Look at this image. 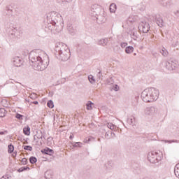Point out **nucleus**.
<instances>
[{
	"label": "nucleus",
	"instance_id": "1",
	"mask_svg": "<svg viewBox=\"0 0 179 179\" xmlns=\"http://www.w3.org/2000/svg\"><path fill=\"white\" fill-rule=\"evenodd\" d=\"M47 22L45 24V29L50 30L53 34L60 33L64 29V20L62 16L59 13L52 11L46 15Z\"/></svg>",
	"mask_w": 179,
	"mask_h": 179
},
{
	"label": "nucleus",
	"instance_id": "2",
	"mask_svg": "<svg viewBox=\"0 0 179 179\" xmlns=\"http://www.w3.org/2000/svg\"><path fill=\"white\" fill-rule=\"evenodd\" d=\"M36 54L37 52L31 51L29 55V61L31 62V65L34 66L35 71H44L48 66V64L43 60V58L40 55H37Z\"/></svg>",
	"mask_w": 179,
	"mask_h": 179
},
{
	"label": "nucleus",
	"instance_id": "3",
	"mask_svg": "<svg viewBox=\"0 0 179 179\" xmlns=\"http://www.w3.org/2000/svg\"><path fill=\"white\" fill-rule=\"evenodd\" d=\"M141 99L145 103H152L159 99V90L155 87L146 88L141 93Z\"/></svg>",
	"mask_w": 179,
	"mask_h": 179
},
{
	"label": "nucleus",
	"instance_id": "4",
	"mask_svg": "<svg viewBox=\"0 0 179 179\" xmlns=\"http://www.w3.org/2000/svg\"><path fill=\"white\" fill-rule=\"evenodd\" d=\"M162 156H163L162 152L152 151L148 155V160L152 164H156V163H159V162L162 161Z\"/></svg>",
	"mask_w": 179,
	"mask_h": 179
},
{
	"label": "nucleus",
	"instance_id": "5",
	"mask_svg": "<svg viewBox=\"0 0 179 179\" xmlns=\"http://www.w3.org/2000/svg\"><path fill=\"white\" fill-rule=\"evenodd\" d=\"M70 50L69 48L66 45V44L60 42L57 43L55 48V55H59V52H64V51Z\"/></svg>",
	"mask_w": 179,
	"mask_h": 179
},
{
	"label": "nucleus",
	"instance_id": "6",
	"mask_svg": "<svg viewBox=\"0 0 179 179\" xmlns=\"http://www.w3.org/2000/svg\"><path fill=\"white\" fill-rule=\"evenodd\" d=\"M57 59L60 61H68L71 58V50H64V52H59V55H55Z\"/></svg>",
	"mask_w": 179,
	"mask_h": 179
},
{
	"label": "nucleus",
	"instance_id": "7",
	"mask_svg": "<svg viewBox=\"0 0 179 179\" xmlns=\"http://www.w3.org/2000/svg\"><path fill=\"white\" fill-rule=\"evenodd\" d=\"M138 28L142 29L143 33H148L149 30H150V25L149 24V22L142 21Z\"/></svg>",
	"mask_w": 179,
	"mask_h": 179
},
{
	"label": "nucleus",
	"instance_id": "8",
	"mask_svg": "<svg viewBox=\"0 0 179 179\" xmlns=\"http://www.w3.org/2000/svg\"><path fill=\"white\" fill-rule=\"evenodd\" d=\"M11 61L14 66H16L17 68H19V66H22V58H20V57H15L13 58Z\"/></svg>",
	"mask_w": 179,
	"mask_h": 179
},
{
	"label": "nucleus",
	"instance_id": "9",
	"mask_svg": "<svg viewBox=\"0 0 179 179\" xmlns=\"http://www.w3.org/2000/svg\"><path fill=\"white\" fill-rule=\"evenodd\" d=\"M155 22L159 27H163V26H164V21L163 20V18H162L160 15H157L155 16Z\"/></svg>",
	"mask_w": 179,
	"mask_h": 179
},
{
	"label": "nucleus",
	"instance_id": "10",
	"mask_svg": "<svg viewBox=\"0 0 179 179\" xmlns=\"http://www.w3.org/2000/svg\"><path fill=\"white\" fill-rule=\"evenodd\" d=\"M145 113L146 115H153L156 113V108L154 106H150L145 108Z\"/></svg>",
	"mask_w": 179,
	"mask_h": 179
},
{
	"label": "nucleus",
	"instance_id": "11",
	"mask_svg": "<svg viewBox=\"0 0 179 179\" xmlns=\"http://www.w3.org/2000/svg\"><path fill=\"white\" fill-rule=\"evenodd\" d=\"M41 152L43 153V155H48L49 156H52V155H54V150L50 149L48 147L41 150Z\"/></svg>",
	"mask_w": 179,
	"mask_h": 179
},
{
	"label": "nucleus",
	"instance_id": "12",
	"mask_svg": "<svg viewBox=\"0 0 179 179\" xmlns=\"http://www.w3.org/2000/svg\"><path fill=\"white\" fill-rule=\"evenodd\" d=\"M166 68L169 71H174L176 69V63L173 61L168 62L166 64Z\"/></svg>",
	"mask_w": 179,
	"mask_h": 179
},
{
	"label": "nucleus",
	"instance_id": "13",
	"mask_svg": "<svg viewBox=\"0 0 179 179\" xmlns=\"http://www.w3.org/2000/svg\"><path fill=\"white\" fill-rule=\"evenodd\" d=\"M67 29L70 34H71V36L75 35V34L76 33V28H74L72 24H68Z\"/></svg>",
	"mask_w": 179,
	"mask_h": 179
},
{
	"label": "nucleus",
	"instance_id": "14",
	"mask_svg": "<svg viewBox=\"0 0 179 179\" xmlns=\"http://www.w3.org/2000/svg\"><path fill=\"white\" fill-rule=\"evenodd\" d=\"M130 36L133 40H136L139 37V32L136 31V29H133L131 31Z\"/></svg>",
	"mask_w": 179,
	"mask_h": 179
},
{
	"label": "nucleus",
	"instance_id": "15",
	"mask_svg": "<svg viewBox=\"0 0 179 179\" xmlns=\"http://www.w3.org/2000/svg\"><path fill=\"white\" fill-rule=\"evenodd\" d=\"M99 13L90 12V15L92 17L93 20H100L101 15H99Z\"/></svg>",
	"mask_w": 179,
	"mask_h": 179
},
{
	"label": "nucleus",
	"instance_id": "16",
	"mask_svg": "<svg viewBox=\"0 0 179 179\" xmlns=\"http://www.w3.org/2000/svg\"><path fill=\"white\" fill-rule=\"evenodd\" d=\"M99 45H102V47H106L108 44V38H102L98 42Z\"/></svg>",
	"mask_w": 179,
	"mask_h": 179
},
{
	"label": "nucleus",
	"instance_id": "17",
	"mask_svg": "<svg viewBox=\"0 0 179 179\" xmlns=\"http://www.w3.org/2000/svg\"><path fill=\"white\" fill-rule=\"evenodd\" d=\"M45 179H51L52 178V171L48 170L45 172Z\"/></svg>",
	"mask_w": 179,
	"mask_h": 179
},
{
	"label": "nucleus",
	"instance_id": "18",
	"mask_svg": "<svg viewBox=\"0 0 179 179\" xmlns=\"http://www.w3.org/2000/svg\"><path fill=\"white\" fill-rule=\"evenodd\" d=\"M115 10H117V5L113 3L110 6V13H115Z\"/></svg>",
	"mask_w": 179,
	"mask_h": 179
},
{
	"label": "nucleus",
	"instance_id": "19",
	"mask_svg": "<svg viewBox=\"0 0 179 179\" xmlns=\"http://www.w3.org/2000/svg\"><path fill=\"white\" fill-rule=\"evenodd\" d=\"M126 54H132L134 52V46H127L125 48Z\"/></svg>",
	"mask_w": 179,
	"mask_h": 179
},
{
	"label": "nucleus",
	"instance_id": "20",
	"mask_svg": "<svg viewBox=\"0 0 179 179\" xmlns=\"http://www.w3.org/2000/svg\"><path fill=\"white\" fill-rule=\"evenodd\" d=\"M23 134H24L27 136L30 135V127L27 126L23 129Z\"/></svg>",
	"mask_w": 179,
	"mask_h": 179
},
{
	"label": "nucleus",
	"instance_id": "21",
	"mask_svg": "<svg viewBox=\"0 0 179 179\" xmlns=\"http://www.w3.org/2000/svg\"><path fill=\"white\" fill-rule=\"evenodd\" d=\"M174 173H175L176 177H177L178 178H179V163L177 164L175 166V168H174Z\"/></svg>",
	"mask_w": 179,
	"mask_h": 179
},
{
	"label": "nucleus",
	"instance_id": "22",
	"mask_svg": "<svg viewBox=\"0 0 179 179\" xmlns=\"http://www.w3.org/2000/svg\"><path fill=\"white\" fill-rule=\"evenodd\" d=\"M127 121L129 125H134V123L135 122V117L131 116Z\"/></svg>",
	"mask_w": 179,
	"mask_h": 179
},
{
	"label": "nucleus",
	"instance_id": "23",
	"mask_svg": "<svg viewBox=\"0 0 179 179\" xmlns=\"http://www.w3.org/2000/svg\"><path fill=\"white\" fill-rule=\"evenodd\" d=\"M88 80L92 85L96 83V79H94V77L92 75L88 76Z\"/></svg>",
	"mask_w": 179,
	"mask_h": 179
},
{
	"label": "nucleus",
	"instance_id": "24",
	"mask_svg": "<svg viewBox=\"0 0 179 179\" xmlns=\"http://www.w3.org/2000/svg\"><path fill=\"white\" fill-rule=\"evenodd\" d=\"M27 170H30V168L29 166H22L17 169L18 173H23V171H26Z\"/></svg>",
	"mask_w": 179,
	"mask_h": 179
},
{
	"label": "nucleus",
	"instance_id": "25",
	"mask_svg": "<svg viewBox=\"0 0 179 179\" xmlns=\"http://www.w3.org/2000/svg\"><path fill=\"white\" fill-rule=\"evenodd\" d=\"M6 110H5V108H0V117H1V118H3V117H5V115H6Z\"/></svg>",
	"mask_w": 179,
	"mask_h": 179
},
{
	"label": "nucleus",
	"instance_id": "26",
	"mask_svg": "<svg viewBox=\"0 0 179 179\" xmlns=\"http://www.w3.org/2000/svg\"><path fill=\"white\" fill-rule=\"evenodd\" d=\"M94 103L92 102V101H88V102L86 103L87 106V110H92L93 108L92 106H93Z\"/></svg>",
	"mask_w": 179,
	"mask_h": 179
},
{
	"label": "nucleus",
	"instance_id": "27",
	"mask_svg": "<svg viewBox=\"0 0 179 179\" xmlns=\"http://www.w3.org/2000/svg\"><path fill=\"white\" fill-rule=\"evenodd\" d=\"M97 6L94 5L91 7V10L90 12H92V13H99V10H100V9L96 8Z\"/></svg>",
	"mask_w": 179,
	"mask_h": 179
},
{
	"label": "nucleus",
	"instance_id": "28",
	"mask_svg": "<svg viewBox=\"0 0 179 179\" xmlns=\"http://www.w3.org/2000/svg\"><path fill=\"white\" fill-rule=\"evenodd\" d=\"M17 33V29H13L10 31H9V34L10 36H14V37H16V34Z\"/></svg>",
	"mask_w": 179,
	"mask_h": 179
},
{
	"label": "nucleus",
	"instance_id": "29",
	"mask_svg": "<svg viewBox=\"0 0 179 179\" xmlns=\"http://www.w3.org/2000/svg\"><path fill=\"white\" fill-rule=\"evenodd\" d=\"M43 136V131H36V134H35V138H37V139H41Z\"/></svg>",
	"mask_w": 179,
	"mask_h": 179
},
{
	"label": "nucleus",
	"instance_id": "30",
	"mask_svg": "<svg viewBox=\"0 0 179 179\" xmlns=\"http://www.w3.org/2000/svg\"><path fill=\"white\" fill-rule=\"evenodd\" d=\"M73 145V148H82V143L81 142H76V143H71Z\"/></svg>",
	"mask_w": 179,
	"mask_h": 179
},
{
	"label": "nucleus",
	"instance_id": "31",
	"mask_svg": "<svg viewBox=\"0 0 179 179\" xmlns=\"http://www.w3.org/2000/svg\"><path fill=\"white\" fill-rule=\"evenodd\" d=\"M8 153H13V150H15V146H13V145L12 144H9L8 146Z\"/></svg>",
	"mask_w": 179,
	"mask_h": 179
},
{
	"label": "nucleus",
	"instance_id": "32",
	"mask_svg": "<svg viewBox=\"0 0 179 179\" xmlns=\"http://www.w3.org/2000/svg\"><path fill=\"white\" fill-rule=\"evenodd\" d=\"M29 162L31 163V164H34L36 163H37V158H36V157H30L29 158Z\"/></svg>",
	"mask_w": 179,
	"mask_h": 179
},
{
	"label": "nucleus",
	"instance_id": "33",
	"mask_svg": "<svg viewBox=\"0 0 179 179\" xmlns=\"http://www.w3.org/2000/svg\"><path fill=\"white\" fill-rule=\"evenodd\" d=\"M160 53L164 56V57H167V55L169 54V52H167V50H166V48H163L161 50H160Z\"/></svg>",
	"mask_w": 179,
	"mask_h": 179
},
{
	"label": "nucleus",
	"instance_id": "34",
	"mask_svg": "<svg viewBox=\"0 0 179 179\" xmlns=\"http://www.w3.org/2000/svg\"><path fill=\"white\" fill-rule=\"evenodd\" d=\"M47 106L49 108H54V101H52V100H49L47 103Z\"/></svg>",
	"mask_w": 179,
	"mask_h": 179
},
{
	"label": "nucleus",
	"instance_id": "35",
	"mask_svg": "<svg viewBox=\"0 0 179 179\" xmlns=\"http://www.w3.org/2000/svg\"><path fill=\"white\" fill-rule=\"evenodd\" d=\"M108 128H109V129H111V131H113L115 129V128H117V126H115L113 123H108Z\"/></svg>",
	"mask_w": 179,
	"mask_h": 179
},
{
	"label": "nucleus",
	"instance_id": "36",
	"mask_svg": "<svg viewBox=\"0 0 179 179\" xmlns=\"http://www.w3.org/2000/svg\"><path fill=\"white\" fill-rule=\"evenodd\" d=\"M52 139H53V138L51 136H50L47 138L48 146H51V145H52Z\"/></svg>",
	"mask_w": 179,
	"mask_h": 179
},
{
	"label": "nucleus",
	"instance_id": "37",
	"mask_svg": "<svg viewBox=\"0 0 179 179\" xmlns=\"http://www.w3.org/2000/svg\"><path fill=\"white\" fill-rule=\"evenodd\" d=\"M164 142L166 143H178L179 141L177 140H165Z\"/></svg>",
	"mask_w": 179,
	"mask_h": 179
},
{
	"label": "nucleus",
	"instance_id": "38",
	"mask_svg": "<svg viewBox=\"0 0 179 179\" xmlns=\"http://www.w3.org/2000/svg\"><path fill=\"white\" fill-rule=\"evenodd\" d=\"M24 150H29V152H31V150H33V147L31 145H24Z\"/></svg>",
	"mask_w": 179,
	"mask_h": 179
},
{
	"label": "nucleus",
	"instance_id": "39",
	"mask_svg": "<svg viewBox=\"0 0 179 179\" xmlns=\"http://www.w3.org/2000/svg\"><path fill=\"white\" fill-rule=\"evenodd\" d=\"M107 83L108 85H113L114 83V80L113 79V77L107 79Z\"/></svg>",
	"mask_w": 179,
	"mask_h": 179
},
{
	"label": "nucleus",
	"instance_id": "40",
	"mask_svg": "<svg viewBox=\"0 0 179 179\" xmlns=\"http://www.w3.org/2000/svg\"><path fill=\"white\" fill-rule=\"evenodd\" d=\"M30 99H31L32 100H36V99H37V94L36 93H32L29 95Z\"/></svg>",
	"mask_w": 179,
	"mask_h": 179
},
{
	"label": "nucleus",
	"instance_id": "41",
	"mask_svg": "<svg viewBox=\"0 0 179 179\" xmlns=\"http://www.w3.org/2000/svg\"><path fill=\"white\" fill-rule=\"evenodd\" d=\"M97 78L100 80L103 79V74L101 73V71H99L96 75Z\"/></svg>",
	"mask_w": 179,
	"mask_h": 179
},
{
	"label": "nucleus",
	"instance_id": "42",
	"mask_svg": "<svg viewBox=\"0 0 179 179\" xmlns=\"http://www.w3.org/2000/svg\"><path fill=\"white\" fill-rule=\"evenodd\" d=\"M15 118H17V120H23V115H21L20 113H16Z\"/></svg>",
	"mask_w": 179,
	"mask_h": 179
},
{
	"label": "nucleus",
	"instance_id": "43",
	"mask_svg": "<svg viewBox=\"0 0 179 179\" xmlns=\"http://www.w3.org/2000/svg\"><path fill=\"white\" fill-rule=\"evenodd\" d=\"M10 83H12L13 85H11V87H12V90L13 91H15V90H17V86H16V85L13 84V81H10Z\"/></svg>",
	"mask_w": 179,
	"mask_h": 179
},
{
	"label": "nucleus",
	"instance_id": "44",
	"mask_svg": "<svg viewBox=\"0 0 179 179\" xmlns=\"http://www.w3.org/2000/svg\"><path fill=\"white\" fill-rule=\"evenodd\" d=\"M127 45H128V43L122 42L120 43V46L122 47V48H125V47H127Z\"/></svg>",
	"mask_w": 179,
	"mask_h": 179
},
{
	"label": "nucleus",
	"instance_id": "45",
	"mask_svg": "<svg viewBox=\"0 0 179 179\" xmlns=\"http://www.w3.org/2000/svg\"><path fill=\"white\" fill-rule=\"evenodd\" d=\"M113 90H115V92H118L120 90V87L117 85H115L113 86Z\"/></svg>",
	"mask_w": 179,
	"mask_h": 179
},
{
	"label": "nucleus",
	"instance_id": "46",
	"mask_svg": "<svg viewBox=\"0 0 179 179\" xmlns=\"http://www.w3.org/2000/svg\"><path fill=\"white\" fill-rule=\"evenodd\" d=\"M21 163H22V164H24V165L27 164V158H23L21 161Z\"/></svg>",
	"mask_w": 179,
	"mask_h": 179
},
{
	"label": "nucleus",
	"instance_id": "47",
	"mask_svg": "<svg viewBox=\"0 0 179 179\" xmlns=\"http://www.w3.org/2000/svg\"><path fill=\"white\" fill-rule=\"evenodd\" d=\"M120 50H121V48H120V46H118V45L115 46L114 51H116V52H118L120 51Z\"/></svg>",
	"mask_w": 179,
	"mask_h": 179
},
{
	"label": "nucleus",
	"instance_id": "48",
	"mask_svg": "<svg viewBox=\"0 0 179 179\" xmlns=\"http://www.w3.org/2000/svg\"><path fill=\"white\" fill-rule=\"evenodd\" d=\"M41 140L42 142H44V141H45V132H43L42 134V138Z\"/></svg>",
	"mask_w": 179,
	"mask_h": 179
},
{
	"label": "nucleus",
	"instance_id": "49",
	"mask_svg": "<svg viewBox=\"0 0 179 179\" xmlns=\"http://www.w3.org/2000/svg\"><path fill=\"white\" fill-rule=\"evenodd\" d=\"M61 1L62 2V3H69V2H72V0H61Z\"/></svg>",
	"mask_w": 179,
	"mask_h": 179
},
{
	"label": "nucleus",
	"instance_id": "50",
	"mask_svg": "<svg viewBox=\"0 0 179 179\" xmlns=\"http://www.w3.org/2000/svg\"><path fill=\"white\" fill-rule=\"evenodd\" d=\"M85 143H89L90 142V138H87L85 141Z\"/></svg>",
	"mask_w": 179,
	"mask_h": 179
},
{
	"label": "nucleus",
	"instance_id": "51",
	"mask_svg": "<svg viewBox=\"0 0 179 179\" xmlns=\"http://www.w3.org/2000/svg\"><path fill=\"white\" fill-rule=\"evenodd\" d=\"M31 103V104H35V105L38 104V101H32Z\"/></svg>",
	"mask_w": 179,
	"mask_h": 179
},
{
	"label": "nucleus",
	"instance_id": "52",
	"mask_svg": "<svg viewBox=\"0 0 179 179\" xmlns=\"http://www.w3.org/2000/svg\"><path fill=\"white\" fill-rule=\"evenodd\" d=\"M11 80H7L6 83V85H8V83H10Z\"/></svg>",
	"mask_w": 179,
	"mask_h": 179
},
{
	"label": "nucleus",
	"instance_id": "53",
	"mask_svg": "<svg viewBox=\"0 0 179 179\" xmlns=\"http://www.w3.org/2000/svg\"><path fill=\"white\" fill-rule=\"evenodd\" d=\"M105 136L106 138H108V136H110V134H108V133H106Z\"/></svg>",
	"mask_w": 179,
	"mask_h": 179
},
{
	"label": "nucleus",
	"instance_id": "54",
	"mask_svg": "<svg viewBox=\"0 0 179 179\" xmlns=\"http://www.w3.org/2000/svg\"><path fill=\"white\" fill-rule=\"evenodd\" d=\"M34 141H37V137H36V134L34 136Z\"/></svg>",
	"mask_w": 179,
	"mask_h": 179
},
{
	"label": "nucleus",
	"instance_id": "55",
	"mask_svg": "<svg viewBox=\"0 0 179 179\" xmlns=\"http://www.w3.org/2000/svg\"><path fill=\"white\" fill-rule=\"evenodd\" d=\"M38 145H39V146H42L43 145V141H40Z\"/></svg>",
	"mask_w": 179,
	"mask_h": 179
},
{
	"label": "nucleus",
	"instance_id": "56",
	"mask_svg": "<svg viewBox=\"0 0 179 179\" xmlns=\"http://www.w3.org/2000/svg\"><path fill=\"white\" fill-rule=\"evenodd\" d=\"M69 139H73V135H71V136H69Z\"/></svg>",
	"mask_w": 179,
	"mask_h": 179
},
{
	"label": "nucleus",
	"instance_id": "57",
	"mask_svg": "<svg viewBox=\"0 0 179 179\" xmlns=\"http://www.w3.org/2000/svg\"><path fill=\"white\" fill-rule=\"evenodd\" d=\"M5 134L4 131H0V135H3Z\"/></svg>",
	"mask_w": 179,
	"mask_h": 179
},
{
	"label": "nucleus",
	"instance_id": "58",
	"mask_svg": "<svg viewBox=\"0 0 179 179\" xmlns=\"http://www.w3.org/2000/svg\"><path fill=\"white\" fill-rule=\"evenodd\" d=\"M112 136H115V133L113 132L111 133Z\"/></svg>",
	"mask_w": 179,
	"mask_h": 179
},
{
	"label": "nucleus",
	"instance_id": "59",
	"mask_svg": "<svg viewBox=\"0 0 179 179\" xmlns=\"http://www.w3.org/2000/svg\"><path fill=\"white\" fill-rule=\"evenodd\" d=\"M41 54H45L43 51H40Z\"/></svg>",
	"mask_w": 179,
	"mask_h": 179
},
{
	"label": "nucleus",
	"instance_id": "60",
	"mask_svg": "<svg viewBox=\"0 0 179 179\" xmlns=\"http://www.w3.org/2000/svg\"><path fill=\"white\" fill-rule=\"evenodd\" d=\"M1 179H6V178H5V177L3 176Z\"/></svg>",
	"mask_w": 179,
	"mask_h": 179
},
{
	"label": "nucleus",
	"instance_id": "61",
	"mask_svg": "<svg viewBox=\"0 0 179 179\" xmlns=\"http://www.w3.org/2000/svg\"><path fill=\"white\" fill-rule=\"evenodd\" d=\"M36 52H40V50H36Z\"/></svg>",
	"mask_w": 179,
	"mask_h": 179
},
{
	"label": "nucleus",
	"instance_id": "62",
	"mask_svg": "<svg viewBox=\"0 0 179 179\" xmlns=\"http://www.w3.org/2000/svg\"><path fill=\"white\" fill-rule=\"evenodd\" d=\"M36 143H38V141H36Z\"/></svg>",
	"mask_w": 179,
	"mask_h": 179
},
{
	"label": "nucleus",
	"instance_id": "63",
	"mask_svg": "<svg viewBox=\"0 0 179 179\" xmlns=\"http://www.w3.org/2000/svg\"><path fill=\"white\" fill-rule=\"evenodd\" d=\"M176 13H178V11H176Z\"/></svg>",
	"mask_w": 179,
	"mask_h": 179
},
{
	"label": "nucleus",
	"instance_id": "64",
	"mask_svg": "<svg viewBox=\"0 0 179 179\" xmlns=\"http://www.w3.org/2000/svg\"><path fill=\"white\" fill-rule=\"evenodd\" d=\"M63 82H65V80H63Z\"/></svg>",
	"mask_w": 179,
	"mask_h": 179
}]
</instances>
